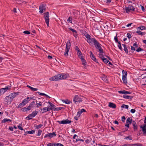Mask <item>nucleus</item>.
Instances as JSON below:
<instances>
[{
  "label": "nucleus",
  "instance_id": "1",
  "mask_svg": "<svg viewBox=\"0 0 146 146\" xmlns=\"http://www.w3.org/2000/svg\"><path fill=\"white\" fill-rule=\"evenodd\" d=\"M67 77V75L64 74H58L50 78L49 80L52 81H56L60 80L66 79Z\"/></svg>",
  "mask_w": 146,
  "mask_h": 146
},
{
  "label": "nucleus",
  "instance_id": "2",
  "mask_svg": "<svg viewBox=\"0 0 146 146\" xmlns=\"http://www.w3.org/2000/svg\"><path fill=\"white\" fill-rule=\"evenodd\" d=\"M92 40V42L93 43L94 45L95 46L96 48L98 49V51L99 53L102 54L103 52V50L101 47V44L95 38H93Z\"/></svg>",
  "mask_w": 146,
  "mask_h": 146
},
{
  "label": "nucleus",
  "instance_id": "3",
  "mask_svg": "<svg viewBox=\"0 0 146 146\" xmlns=\"http://www.w3.org/2000/svg\"><path fill=\"white\" fill-rule=\"evenodd\" d=\"M73 101L75 104H77L81 102L82 100V98L76 95L74 97Z\"/></svg>",
  "mask_w": 146,
  "mask_h": 146
},
{
  "label": "nucleus",
  "instance_id": "4",
  "mask_svg": "<svg viewBox=\"0 0 146 146\" xmlns=\"http://www.w3.org/2000/svg\"><path fill=\"white\" fill-rule=\"evenodd\" d=\"M71 46V43L69 40L66 43V49L64 52L65 56H68V52Z\"/></svg>",
  "mask_w": 146,
  "mask_h": 146
},
{
  "label": "nucleus",
  "instance_id": "5",
  "mask_svg": "<svg viewBox=\"0 0 146 146\" xmlns=\"http://www.w3.org/2000/svg\"><path fill=\"white\" fill-rule=\"evenodd\" d=\"M124 9L127 13H129L130 11H134L135 8L133 6L131 5H128V7L125 6L124 8Z\"/></svg>",
  "mask_w": 146,
  "mask_h": 146
},
{
  "label": "nucleus",
  "instance_id": "6",
  "mask_svg": "<svg viewBox=\"0 0 146 146\" xmlns=\"http://www.w3.org/2000/svg\"><path fill=\"white\" fill-rule=\"evenodd\" d=\"M44 17L45 20V22L47 25L48 27L49 22V12H47L44 13Z\"/></svg>",
  "mask_w": 146,
  "mask_h": 146
},
{
  "label": "nucleus",
  "instance_id": "7",
  "mask_svg": "<svg viewBox=\"0 0 146 146\" xmlns=\"http://www.w3.org/2000/svg\"><path fill=\"white\" fill-rule=\"evenodd\" d=\"M46 5L44 4H41L40 5L39 9L40 13H42L46 10Z\"/></svg>",
  "mask_w": 146,
  "mask_h": 146
},
{
  "label": "nucleus",
  "instance_id": "8",
  "mask_svg": "<svg viewBox=\"0 0 146 146\" xmlns=\"http://www.w3.org/2000/svg\"><path fill=\"white\" fill-rule=\"evenodd\" d=\"M71 120H69L68 119H66L65 120H63L62 121H58L57 122L61 124H70L71 122Z\"/></svg>",
  "mask_w": 146,
  "mask_h": 146
},
{
  "label": "nucleus",
  "instance_id": "9",
  "mask_svg": "<svg viewBox=\"0 0 146 146\" xmlns=\"http://www.w3.org/2000/svg\"><path fill=\"white\" fill-rule=\"evenodd\" d=\"M133 121H132V119L131 117H128L126 120V122L125 125V127H127V128L129 127V124H131L132 123H133Z\"/></svg>",
  "mask_w": 146,
  "mask_h": 146
},
{
  "label": "nucleus",
  "instance_id": "10",
  "mask_svg": "<svg viewBox=\"0 0 146 146\" xmlns=\"http://www.w3.org/2000/svg\"><path fill=\"white\" fill-rule=\"evenodd\" d=\"M85 36L87 38V41L90 44V43H91L92 42V40L93 38H91V36L88 34L87 33L86 34H85Z\"/></svg>",
  "mask_w": 146,
  "mask_h": 146
},
{
  "label": "nucleus",
  "instance_id": "11",
  "mask_svg": "<svg viewBox=\"0 0 146 146\" xmlns=\"http://www.w3.org/2000/svg\"><path fill=\"white\" fill-rule=\"evenodd\" d=\"M120 146H143L142 144L137 143L134 144H125Z\"/></svg>",
  "mask_w": 146,
  "mask_h": 146
},
{
  "label": "nucleus",
  "instance_id": "12",
  "mask_svg": "<svg viewBox=\"0 0 146 146\" xmlns=\"http://www.w3.org/2000/svg\"><path fill=\"white\" fill-rule=\"evenodd\" d=\"M33 98L32 97H27L25 98L22 101L24 103V105H25L27 103L31 100L33 99Z\"/></svg>",
  "mask_w": 146,
  "mask_h": 146
},
{
  "label": "nucleus",
  "instance_id": "13",
  "mask_svg": "<svg viewBox=\"0 0 146 146\" xmlns=\"http://www.w3.org/2000/svg\"><path fill=\"white\" fill-rule=\"evenodd\" d=\"M19 92H14L10 94L9 96V97H10L11 99L13 100V98L16 97L19 94Z\"/></svg>",
  "mask_w": 146,
  "mask_h": 146
},
{
  "label": "nucleus",
  "instance_id": "14",
  "mask_svg": "<svg viewBox=\"0 0 146 146\" xmlns=\"http://www.w3.org/2000/svg\"><path fill=\"white\" fill-rule=\"evenodd\" d=\"M140 128L142 129V130L143 132V134H146V125L144 124L140 126Z\"/></svg>",
  "mask_w": 146,
  "mask_h": 146
},
{
  "label": "nucleus",
  "instance_id": "15",
  "mask_svg": "<svg viewBox=\"0 0 146 146\" xmlns=\"http://www.w3.org/2000/svg\"><path fill=\"white\" fill-rule=\"evenodd\" d=\"M4 100L7 102V104H9L12 101V100L11 99L10 97H9V96H7L5 99Z\"/></svg>",
  "mask_w": 146,
  "mask_h": 146
},
{
  "label": "nucleus",
  "instance_id": "16",
  "mask_svg": "<svg viewBox=\"0 0 146 146\" xmlns=\"http://www.w3.org/2000/svg\"><path fill=\"white\" fill-rule=\"evenodd\" d=\"M38 112L37 111H33L32 113L29 114V116L32 118L34 117L38 113Z\"/></svg>",
  "mask_w": 146,
  "mask_h": 146
},
{
  "label": "nucleus",
  "instance_id": "17",
  "mask_svg": "<svg viewBox=\"0 0 146 146\" xmlns=\"http://www.w3.org/2000/svg\"><path fill=\"white\" fill-rule=\"evenodd\" d=\"M119 93L120 94H130L131 93V92H128L127 91H125V90H121L118 91Z\"/></svg>",
  "mask_w": 146,
  "mask_h": 146
},
{
  "label": "nucleus",
  "instance_id": "18",
  "mask_svg": "<svg viewBox=\"0 0 146 146\" xmlns=\"http://www.w3.org/2000/svg\"><path fill=\"white\" fill-rule=\"evenodd\" d=\"M109 107L113 108H115L116 107V105L112 102H110L108 105Z\"/></svg>",
  "mask_w": 146,
  "mask_h": 146
},
{
  "label": "nucleus",
  "instance_id": "19",
  "mask_svg": "<svg viewBox=\"0 0 146 146\" xmlns=\"http://www.w3.org/2000/svg\"><path fill=\"white\" fill-rule=\"evenodd\" d=\"M132 125L133 127L134 130L136 131L137 130V125L135 121H133Z\"/></svg>",
  "mask_w": 146,
  "mask_h": 146
},
{
  "label": "nucleus",
  "instance_id": "20",
  "mask_svg": "<svg viewBox=\"0 0 146 146\" xmlns=\"http://www.w3.org/2000/svg\"><path fill=\"white\" fill-rule=\"evenodd\" d=\"M61 101L67 104H70L71 103H72L71 101L68 100V99H66L65 100H62Z\"/></svg>",
  "mask_w": 146,
  "mask_h": 146
},
{
  "label": "nucleus",
  "instance_id": "21",
  "mask_svg": "<svg viewBox=\"0 0 146 146\" xmlns=\"http://www.w3.org/2000/svg\"><path fill=\"white\" fill-rule=\"evenodd\" d=\"M123 97L124 98L127 99H131L133 98V96L125 95H123Z\"/></svg>",
  "mask_w": 146,
  "mask_h": 146
},
{
  "label": "nucleus",
  "instance_id": "22",
  "mask_svg": "<svg viewBox=\"0 0 146 146\" xmlns=\"http://www.w3.org/2000/svg\"><path fill=\"white\" fill-rule=\"evenodd\" d=\"M11 121V119L7 118H5L1 122L2 123H5L6 122H10Z\"/></svg>",
  "mask_w": 146,
  "mask_h": 146
},
{
  "label": "nucleus",
  "instance_id": "23",
  "mask_svg": "<svg viewBox=\"0 0 146 146\" xmlns=\"http://www.w3.org/2000/svg\"><path fill=\"white\" fill-rule=\"evenodd\" d=\"M122 74H123V77L124 78L127 77V71L125 70H123L122 71Z\"/></svg>",
  "mask_w": 146,
  "mask_h": 146
},
{
  "label": "nucleus",
  "instance_id": "24",
  "mask_svg": "<svg viewBox=\"0 0 146 146\" xmlns=\"http://www.w3.org/2000/svg\"><path fill=\"white\" fill-rule=\"evenodd\" d=\"M83 57L81 56V58H80L81 59V61L82 62V64L84 66L86 65V64H85L86 63V61L83 58Z\"/></svg>",
  "mask_w": 146,
  "mask_h": 146
},
{
  "label": "nucleus",
  "instance_id": "25",
  "mask_svg": "<svg viewBox=\"0 0 146 146\" xmlns=\"http://www.w3.org/2000/svg\"><path fill=\"white\" fill-rule=\"evenodd\" d=\"M63 108V107H58V108H53V110L54 111H59L61 110Z\"/></svg>",
  "mask_w": 146,
  "mask_h": 146
},
{
  "label": "nucleus",
  "instance_id": "26",
  "mask_svg": "<svg viewBox=\"0 0 146 146\" xmlns=\"http://www.w3.org/2000/svg\"><path fill=\"white\" fill-rule=\"evenodd\" d=\"M44 137V138L49 137L50 139H51L52 138V137L51 135V133H49L47 132V134H46Z\"/></svg>",
  "mask_w": 146,
  "mask_h": 146
},
{
  "label": "nucleus",
  "instance_id": "27",
  "mask_svg": "<svg viewBox=\"0 0 146 146\" xmlns=\"http://www.w3.org/2000/svg\"><path fill=\"white\" fill-rule=\"evenodd\" d=\"M77 54L78 55L79 57L80 58H81V56L83 57L82 54L80 50L77 51Z\"/></svg>",
  "mask_w": 146,
  "mask_h": 146
},
{
  "label": "nucleus",
  "instance_id": "28",
  "mask_svg": "<svg viewBox=\"0 0 146 146\" xmlns=\"http://www.w3.org/2000/svg\"><path fill=\"white\" fill-rule=\"evenodd\" d=\"M122 80L123 81V82L124 84H127V77H122Z\"/></svg>",
  "mask_w": 146,
  "mask_h": 146
},
{
  "label": "nucleus",
  "instance_id": "29",
  "mask_svg": "<svg viewBox=\"0 0 146 146\" xmlns=\"http://www.w3.org/2000/svg\"><path fill=\"white\" fill-rule=\"evenodd\" d=\"M136 33L138 34L139 35L142 36L145 35L146 33H145L139 31H136Z\"/></svg>",
  "mask_w": 146,
  "mask_h": 146
},
{
  "label": "nucleus",
  "instance_id": "30",
  "mask_svg": "<svg viewBox=\"0 0 146 146\" xmlns=\"http://www.w3.org/2000/svg\"><path fill=\"white\" fill-rule=\"evenodd\" d=\"M42 126H43L42 124H39L38 125H36V126L35 125V129H39Z\"/></svg>",
  "mask_w": 146,
  "mask_h": 146
},
{
  "label": "nucleus",
  "instance_id": "31",
  "mask_svg": "<svg viewBox=\"0 0 146 146\" xmlns=\"http://www.w3.org/2000/svg\"><path fill=\"white\" fill-rule=\"evenodd\" d=\"M102 60L106 64H107V63L109 62V60L107 59L106 58L104 57H103L102 58Z\"/></svg>",
  "mask_w": 146,
  "mask_h": 146
},
{
  "label": "nucleus",
  "instance_id": "32",
  "mask_svg": "<svg viewBox=\"0 0 146 146\" xmlns=\"http://www.w3.org/2000/svg\"><path fill=\"white\" fill-rule=\"evenodd\" d=\"M90 57H91V58L92 60H93L94 61H95V62H98L97 61L96 59V58L95 56L94 55H92V56H90Z\"/></svg>",
  "mask_w": 146,
  "mask_h": 146
},
{
  "label": "nucleus",
  "instance_id": "33",
  "mask_svg": "<svg viewBox=\"0 0 146 146\" xmlns=\"http://www.w3.org/2000/svg\"><path fill=\"white\" fill-rule=\"evenodd\" d=\"M25 105H24V103L22 102L21 103L19 104V106L17 107V108H19L24 106Z\"/></svg>",
  "mask_w": 146,
  "mask_h": 146
},
{
  "label": "nucleus",
  "instance_id": "34",
  "mask_svg": "<svg viewBox=\"0 0 146 146\" xmlns=\"http://www.w3.org/2000/svg\"><path fill=\"white\" fill-rule=\"evenodd\" d=\"M46 109H47V107H45L43 108H41L40 110H41V111H42V110L43 111L42 112V113L45 112L47 111L46 110Z\"/></svg>",
  "mask_w": 146,
  "mask_h": 146
},
{
  "label": "nucleus",
  "instance_id": "35",
  "mask_svg": "<svg viewBox=\"0 0 146 146\" xmlns=\"http://www.w3.org/2000/svg\"><path fill=\"white\" fill-rule=\"evenodd\" d=\"M35 104V102L34 101L32 102L29 105V107H31L32 108L33 107V106Z\"/></svg>",
  "mask_w": 146,
  "mask_h": 146
},
{
  "label": "nucleus",
  "instance_id": "36",
  "mask_svg": "<svg viewBox=\"0 0 146 146\" xmlns=\"http://www.w3.org/2000/svg\"><path fill=\"white\" fill-rule=\"evenodd\" d=\"M139 29V30H143L146 29V27L145 26H142L139 27L138 28V29Z\"/></svg>",
  "mask_w": 146,
  "mask_h": 146
},
{
  "label": "nucleus",
  "instance_id": "37",
  "mask_svg": "<svg viewBox=\"0 0 146 146\" xmlns=\"http://www.w3.org/2000/svg\"><path fill=\"white\" fill-rule=\"evenodd\" d=\"M125 139H129L131 140L132 139V138L131 135H129L124 138Z\"/></svg>",
  "mask_w": 146,
  "mask_h": 146
},
{
  "label": "nucleus",
  "instance_id": "38",
  "mask_svg": "<svg viewBox=\"0 0 146 146\" xmlns=\"http://www.w3.org/2000/svg\"><path fill=\"white\" fill-rule=\"evenodd\" d=\"M42 103L40 102L39 103H36V107L38 108L39 106H42Z\"/></svg>",
  "mask_w": 146,
  "mask_h": 146
},
{
  "label": "nucleus",
  "instance_id": "39",
  "mask_svg": "<svg viewBox=\"0 0 146 146\" xmlns=\"http://www.w3.org/2000/svg\"><path fill=\"white\" fill-rule=\"evenodd\" d=\"M121 108H125L126 109H128L129 107V106L127 105H126L125 104H123L121 106Z\"/></svg>",
  "mask_w": 146,
  "mask_h": 146
},
{
  "label": "nucleus",
  "instance_id": "40",
  "mask_svg": "<svg viewBox=\"0 0 146 146\" xmlns=\"http://www.w3.org/2000/svg\"><path fill=\"white\" fill-rule=\"evenodd\" d=\"M72 17H69L67 19V21L72 23Z\"/></svg>",
  "mask_w": 146,
  "mask_h": 146
},
{
  "label": "nucleus",
  "instance_id": "41",
  "mask_svg": "<svg viewBox=\"0 0 146 146\" xmlns=\"http://www.w3.org/2000/svg\"><path fill=\"white\" fill-rule=\"evenodd\" d=\"M86 111V110L84 109H82L80 111H78V112H79V113H80V114L81 115V114L83 112H85Z\"/></svg>",
  "mask_w": 146,
  "mask_h": 146
},
{
  "label": "nucleus",
  "instance_id": "42",
  "mask_svg": "<svg viewBox=\"0 0 146 146\" xmlns=\"http://www.w3.org/2000/svg\"><path fill=\"white\" fill-rule=\"evenodd\" d=\"M35 130H32L31 131H28V133L29 134H32L35 133Z\"/></svg>",
  "mask_w": 146,
  "mask_h": 146
},
{
  "label": "nucleus",
  "instance_id": "43",
  "mask_svg": "<svg viewBox=\"0 0 146 146\" xmlns=\"http://www.w3.org/2000/svg\"><path fill=\"white\" fill-rule=\"evenodd\" d=\"M143 50V49L140 47H139L137 50H136V51L138 52L142 51Z\"/></svg>",
  "mask_w": 146,
  "mask_h": 146
},
{
  "label": "nucleus",
  "instance_id": "44",
  "mask_svg": "<svg viewBox=\"0 0 146 146\" xmlns=\"http://www.w3.org/2000/svg\"><path fill=\"white\" fill-rule=\"evenodd\" d=\"M127 46L126 47H125L124 48V50L125 51V52L126 54H128V51L127 49Z\"/></svg>",
  "mask_w": 146,
  "mask_h": 146
},
{
  "label": "nucleus",
  "instance_id": "45",
  "mask_svg": "<svg viewBox=\"0 0 146 146\" xmlns=\"http://www.w3.org/2000/svg\"><path fill=\"white\" fill-rule=\"evenodd\" d=\"M51 135L52 137V138L55 136H56V134L55 132H53L52 133H51Z\"/></svg>",
  "mask_w": 146,
  "mask_h": 146
},
{
  "label": "nucleus",
  "instance_id": "46",
  "mask_svg": "<svg viewBox=\"0 0 146 146\" xmlns=\"http://www.w3.org/2000/svg\"><path fill=\"white\" fill-rule=\"evenodd\" d=\"M42 132V130L40 129H39L38 131V133H37V135L38 136H39L41 134V133Z\"/></svg>",
  "mask_w": 146,
  "mask_h": 146
},
{
  "label": "nucleus",
  "instance_id": "47",
  "mask_svg": "<svg viewBox=\"0 0 146 146\" xmlns=\"http://www.w3.org/2000/svg\"><path fill=\"white\" fill-rule=\"evenodd\" d=\"M24 1H18V2H17V3L19 4V5H21L22 4V3H24Z\"/></svg>",
  "mask_w": 146,
  "mask_h": 146
},
{
  "label": "nucleus",
  "instance_id": "48",
  "mask_svg": "<svg viewBox=\"0 0 146 146\" xmlns=\"http://www.w3.org/2000/svg\"><path fill=\"white\" fill-rule=\"evenodd\" d=\"M23 33L27 35L30 34V32L28 31H25L23 32Z\"/></svg>",
  "mask_w": 146,
  "mask_h": 146
},
{
  "label": "nucleus",
  "instance_id": "49",
  "mask_svg": "<svg viewBox=\"0 0 146 146\" xmlns=\"http://www.w3.org/2000/svg\"><path fill=\"white\" fill-rule=\"evenodd\" d=\"M21 126H22V124H20L18 126V127L19 129H20L21 130H23V128L21 127Z\"/></svg>",
  "mask_w": 146,
  "mask_h": 146
},
{
  "label": "nucleus",
  "instance_id": "50",
  "mask_svg": "<svg viewBox=\"0 0 146 146\" xmlns=\"http://www.w3.org/2000/svg\"><path fill=\"white\" fill-rule=\"evenodd\" d=\"M5 88L6 90L7 91L8 90L11 89V86H6Z\"/></svg>",
  "mask_w": 146,
  "mask_h": 146
},
{
  "label": "nucleus",
  "instance_id": "51",
  "mask_svg": "<svg viewBox=\"0 0 146 146\" xmlns=\"http://www.w3.org/2000/svg\"><path fill=\"white\" fill-rule=\"evenodd\" d=\"M127 36L128 37V38L129 39H130V38H131V35L129 33H127Z\"/></svg>",
  "mask_w": 146,
  "mask_h": 146
},
{
  "label": "nucleus",
  "instance_id": "52",
  "mask_svg": "<svg viewBox=\"0 0 146 146\" xmlns=\"http://www.w3.org/2000/svg\"><path fill=\"white\" fill-rule=\"evenodd\" d=\"M126 119V118L125 117V116H123L122 117V118H121V121L122 122H125V120Z\"/></svg>",
  "mask_w": 146,
  "mask_h": 146
},
{
  "label": "nucleus",
  "instance_id": "53",
  "mask_svg": "<svg viewBox=\"0 0 146 146\" xmlns=\"http://www.w3.org/2000/svg\"><path fill=\"white\" fill-rule=\"evenodd\" d=\"M69 29H70V31H72L73 33H76V31L72 28H69Z\"/></svg>",
  "mask_w": 146,
  "mask_h": 146
},
{
  "label": "nucleus",
  "instance_id": "54",
  "mask_svg": "<svg viewBox=\"0 0 146 146\" xmlns=\"http://www.w3.org/2000/svg\"><path fill=\"white\" fill-rule=\"evenodd\" d=\"M32 118L29 116V115L27 117H26V119L27 120H29L31 119Z\"/></svg>",
  "mask_w": 146,
  "mask_h": 146
},
{
  "label": "nucleus",
  "instance_id": "55",
  "mask_svg": "<svg viewBox=\"0 0 146 146\" xmlns=\"http://www.w3.org/2000/svg\"><path fill=\"white\" fill-rule=\"evenodd\" d=\"M48 103L50 104V105L51 107H53L55 106L52 103L50 102H48Z\"/></svg>",
  "mask_w": 146,
  "mask_h": 146
},
{
  "label": "nucleus",
  "instance_id": "56",
  "mask_svg": "<svg viewBox=\"0 0 146 146\" xmlns=\"http://www.w3.org/2000/svg\"><path fill=\"white\" fill-rule=\"evenodd\" d=\"M114 39L116 42L117 43L119 41L118 40L117 38V36H116L115 37Z\"/></svg>",
  "mask_w": 146,
  "mask_h": 146
},
{
  "label": "nucleus",
  "instance_id": "57",
  "mask_svg": "<svg viewBox=\"0 0 146 146\" xmlns=\"http://www.w3.org/2000/svg\"><path fill=\"white\" fill-rule=\"evenodd\" d=\"M28 110V109H27V108L26 107H24L23 108L22 111L25 112Z\"/></svg>",
  "mask_w": 146,
  "mask_h": 146
},
{
  "label": "nucleus",
  "instance_id": "58",
  "mask_svg": "<svg viewBox=\"0 0 146 146\" xmlns=\"http://www.w3.org/2000/svg\"><path fill=\"white\" fill-rule=\"evenodd\" d=\"M84 139H79V138L77 139L76 140V141H84Z\"/></svg>",
  "mask_w": 146,
  "mask_h": 146
},
{
  "label": "nucleus",
  "instance_id": "59",
  "mask_svg": "<svg viewBox=\"0 0 146 146\" xmlns=\"http://www.w3.org/2000/svg\"><path fill=\"white\" fill-rule=\"evenodd\" d=\"M47 145V146H53V143H49Z\"/></svg>",
  "mask_w": 146,
  "mask_h": 146
},
{
  "label": "nucleus",
  "instance_id": "60",
  "mask_svg": "<svg viewBox=\"0 0 146 146\" xmlns=\"http://www.w3.org/2000/svg\"><path fill=\"white\" fill-rule=\"evenodd\" d=\"M37 93H38L39 95H41V96H44L45 95V94L42 93H40L39 92H37Z\"/></svg>",
  "mask_w": 146,
  "mask_h": 146
},
{
  "label": "nucleus",
  "instance_id": "61",
  "mask_svg": "<svg viewBox=\"0 0 146 146\" xmlns=\"http://www.w3.org/2000/svg\"><path fill=\"white\" fill-rule=\"evenodd\" d=\"M38 90V89L36 88H34L33 87L32 88L31 90L32 91H36Z\"/></svg>",
  "mask_w": 146,
  "mask_h": 146
},
{
  "label": "nucleus",
  "instance_id": "62",
  "mask_svg": "<svg viewBox=\"0 0 146 146\" xmlns=\"http://www.w3.org/2000/svg\"><path fill=\"white\" fill-rule=\"evenodd\" d=\"M132 113H134L135 112V110L134 109H131L130 111Z\"/></svg>",
  "mask_w": 146,
  "mask_h": 146
},
{
  "label": "nucleus",
  "instance_id": "63",
  "mask_svg": "<svg viewBox=\"0 0 146 146\" xmlns=\"http://www.w3.org/2000/svg\"><path fill=\"white\" fill-rule=\"evenodd\" d=\"M133 46H135L136 47H137L138 46V44L137 42H135L133 44Z\"/></svg>",
  "mask_w": 146,
  "mask_h": 146
},
{
  "label": "nucleus",
  "instance_id": "64",
  "mask_svg": "<svg viewBox=\"0 0 146 146\" xmlns=\"http://www.w3.org/2000/svg\"><path fill=\"white\" fill-rule=\"evenodd\" d=\"M141 9H142V11L143 12H145V9L144 8V7L143 6L141 5Z\"/></svg>",
  "mask_w": 146,
  "mask_h": 146
}]
</instances>
